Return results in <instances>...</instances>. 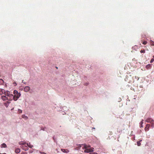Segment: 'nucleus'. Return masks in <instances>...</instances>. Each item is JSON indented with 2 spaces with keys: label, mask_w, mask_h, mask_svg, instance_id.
<instances>
[{
  "label": "nucleus",
  "mask_w": 154,
  "mask_h": 154,
  "mask_svg": "<svg viewBox=\"0 0 154 154\" xmlns=\"http://www.w3.org/2000/svg\"><path fill=\"white\" fill-rule=\"evenodd\" d=\"M13 93L14 95V101H16L17 99L20 97L21 94L20 92H18V91L16 90H14V91Z\"/></svg>",
  "instance_id": "1"
},
{
  "label": "nucleus",
  "mask_w": 154,
  "mask_h": 154,
  "mask_svg": "<svg viewBox=\"0 0 154 154\" xmlns=\"http://www.w3.org/2000/svg\"><path fill=\"white\" fill-rule=\"evenodd\" d=\"M94 148H91L90 149L86 148V149L84 150V152L85 153H89L94 151Z\"/></svg>",
  "instance_id": "2"
},
{
  "label": "nucleus",
  "mask_w": 154,
  "mask_h": 154,
  "mask_svg": "<svg viewBox=\"0 0 154 154\" xmlns=\"http://www.w3.org/2000/svg\"><path fill=\"white\" fill-rule=\"evenodd\" d=\"M7 97L8 101H11L13 100H14V97L12 94H10Z\"/></svg>",
  "instance_id": "3"
},
{
  "label": "nucleus",
  "mask_w": 154,
  "mask_h": 154,
  "mask_svg": "<svg viewBox=\"0 0 154 154\" xmlns=\"http://www.w3.org/2000/svg\"><path fill=\"white\" fill-rule=\"evenodd\" d=\"M30 89V88L29 86H26L24 88V91L25 92H28Z\"/></svg>",
  "instance_id": "4"
},
{
  "label": "nucleus",
  "mask_w": 154,
  "mask_h": 154,
  "mask_svg": "<svg viewBox=\"0 0 154 154\" xmlns=\"http://www.w3.org/2000/svg\"><path fill=\"white\" fill-rule=\"evenodd\" d=\"M82 144H76V145L78 146L75 149L79 150L81 148L82 146Z\"/></svg>",
  "instance_id": "5"
},
{
  "label": "nucleus",
  "mask_w": 154,
  "mask_h": 154,
  "mask_svg": "<svg viewBox=\"0 0 154 154\" xmlns=\"http://www.w3.org/2000/svg\"><path fill=\"white\" fill-rule=\"evenodd\" d=\"M1 98L4 101H5L6 100H8V97L5 95L2 96Z\"/></svg>",
  "instance_id": "6"
},
{
  "label": "nucleus",
  "mask_w": 154,
  "mask_h": 154,
  "mask_svg": "<svg viewBox=\"0 0 154 154\" xmlns=\"http://www.w3.org/2000/svg\"><path fill=\"white\" fill-rule=\"evenodd\" d=\"M21 147L23 150L25 151H27L28 149V148L26 146H22Z\"/></svg>",
  "instance_id": "7"
},
{
  "label": "nucleus",
  "mask_w": 154,
  "mask_h": 154,
  "mask_svg": "<svg viewBox=\"0 0 154 154\" xmlns=\"http://www.w3.org/2000/svg\"><path fill=\"white\" fill-rule=\"evenodd\" d=\"M5 91L4 89L0 88V94H5Z\"/></svg>",
  "instance_id": "8"
},
{
  "label": "nucleus",
  "mask_w": 154,
  "mask_h": 154,
  "mask_svg": "<svg viewBox=\"0 0 154 154\" xmlns=\"http://www.w3.org/2000/svg\"><path fill=\"white\" fill-rule=\"evenodd\" d=\"M61 151L63 152H65V153H68L69 152V150H68L67 149H61Z\"/></svg>",
  "instance_id": "9"
},
{
  "label": "nucleus",
  "mask_w": 154,
  "mask_h": 154,
  "mask_svg": "<svg viewBox=\"0 0 154 154\" xmlns=\"http://www.w3.org/2000/svg\"><path fill=\"white\" fill-rule=\"evenodd\" d=\"M150 127V125L149 124H147L146 125V127L145 128V131H148L149 130V128Z\"/></svg>",
  "instance_id": "10"
},
{
  "label": "nucleus",
  "mask_w": 154,
  "mask_h": 154,
  "mask_svg": "<svg viewBox=\"0 0 154 154\" xmlns=\"http://www.w3.org/2000/svg\"><path fill=\"white\" fill-rule=\"evenodd\" d=\"M82 149L83 150L85 149V150L87 147V145L85 144H82Z\"/></svg>",
  "instance_id": "11"
},
{
  "label": "nucleus",
  "mask_w": 154,
  "mask_h": 154,
  "mask_svg": "<svg viewBox=\"0 0 154 154\" xmlns=\"http://www.w3.org/2000/svg\"><path fill=\"white\" fill-rule=\"evenodd\" d=\"M11 94L10 92L9 91H7L5 92V95L7 97L9 96Z\"/></svg>",
  "instance_id": "12"
},
{
  "label": "nucleus",
  "mask_w": 154,
  "mask_h": 154,
  "mask_svg": "<svg viewBox=\"0 0 154 154\" xmlns=\"http://www.w3.org/2000/svg\"><path fill=\"white\" fill-rule=\"evenodd\" d=\"M26 145L30 148H32L33 147V146L31 145L30 143H27Z\"/></svg>",
  "instance_id": "13"
},
{
  "label": "nucleus",
  "mask_w": 154,
  "mask_h": 154,
  "mask_svg": "<svg viewBox=\"0 0 154 154\" xmlns=\"http://www.w3.org/2000/svg\"><path fill=\"white\" fill-rule=\"evenodd\" d=\"M1 148H6L7 145L5 143H3L1 145Z\"/></svg>",
  "instance_id": "14"
},
{
  "label": "nucleus",
  "mask_w": 154,
  "mask_h": 154,
  "mask_svg": "<svg viewBox=\"0 0 154 154\" xmlns=\"http://www.w3.org/2000/svg\"><path fill=\"white\" fill-rule=\"evenodd\" d=\"M15 152L16 153H19L20 152V149L17 148L15 149Z\"/></svg>",
  "instance_id": "15"
},
{
  "label": "nucleus",
  "mask_w": 154,
  "mask_h": 154,
  "mask_svg": "<svg viewBox=\"0 0 154 154\" xmlns=\"http://www.w3.org/2000/svg\"><path fill=\"white\" fill-rule=\"evenodd\" d=\"M19 143L20 145H23L25 144H26L27 143L26 142H20Z\"/></svg>",
  "instance_id": "16"
},
{
  "label": "nucleus",
  "mask_w": 154,
  "mask_h": 154,
  "mask_svg": "<svg viewBox=\"0 0 154 154\" xmlns=\"http://www.w3.org/2000/svg\"><path fill=\"white\" fill-rule=\"evenodd\" d=\"M152 119H147L146 121L148 122V123H151V122L152 121Z\"/></svg>",
  "instance_id": "17"
},
{
  "label": "nucleus",
  "mask_w": 154,
  "mask_h": 154,
  "mask_svg": "<svg viewBox=\"0 0 154 154\" xmlns=\"http://www.w3.org/2000/svg\"><path fill=\"white\" fill-rule=\"evenodd\" d=\"M150 123L151 124V126L152 127V128H153L154 127V120H152Z\"/></svg>",
  "instance_id": "18"
},
{
  "label": "nucleus",
  "mask_w": 154,
  "mask_h": 154,
  "mask_svg": "<svg viewBox=\"0 0 154 154\" xmlns=\"http://www.w3.org/2000/svg\"><path fill=\"white\" fill-rule=\"evenodd\" d=\"M22 118L25 119H28V117L24 115H22Z\"/></svg>",
  "instance_id": "19"
},
{
  "label": "nucleus",
  "mask_w": 154,
  "mask_h": 154,
  "mask_svg": "<svg viewBox=\"0 0 154 154\" xmlns=\"http://www.w3.org/2000/svg\"><path fill=\"white\" fill-rule=\"evenodd\" d=\"M150 43L151 45L154 46V42L152 40H150Z\"/></svg>",
  "instance_id": "20"
},
{
  "label": "nucleus",
  "mask_w": 154,
  "mask_h": 154,
  "mask_svg": "<svg viewBox=\"0 0 154 154\" xmlns=\"http://www.w3.org/2000/svg\"><path fill=\"white\" fill-rule=\"evenodd\" d=\"M17 111H18V113L19 114L22 113V110L21 109H18Z\"/></svg>",
  "instance_id": "21"
},
{
  "label": "nucleus",
  "mask_w": 154,
  "mask_h": 154,
  "mask_svg": "<svg viewBox=\"0 0 154 154\" xmlns=\"http://www.w3.org/2000/svg\"><path fill=\"white\" fill-rule=\"evenodd\" d=\"M151 66V65L150 64H149L146 66V68L148 69Z\"/></svg>",
  "instance_id": "22"
},
{
  "label": "nucleus",
  "mask_w": 154,
  "mask_h": 154,
  "mask_svg": "<svg viewBox=\"0 0 154 154\" xmlns=\"http://www.w3.org/2000/svg\"><path fill=\"white\" fill-rule=\"evenodd\" d=\"M4 104L6 107H7L9 105V103H5Z\"/></svg>",
  "instance_id": "23"
},
{
  "label": "nucleus",
  "mask_w": 154,
  "mask_h": 154,
  "mask_svg": "<svg viewBox=\"0 0 154 154\" xmlns=\"http://www.w3.org/2000/svg\"><path fill=\"white\" fill-rule=\"evenodd\" d=\"M143 120H142V121L140 122V127H143Z\"/></svg>",
  "instance_id": "24"
},
{
  "label": "nucleus",
  "mask_w": 154,
  "mask_h": 154,
  "mask_svg": "<svg viewBox=\"0 0 154 154\" xmlns=\"http://www.w3.org/2000/svg\"><path fill=\"white\" fill-rule=\"evenodd\" d=\"M137 144L138 146H140L141 144L140 143V141H137Z\"/></svg>",
  "instance_id": "25"
},
{
  "label": "nucleus",
  "mask_w": 154,
  "mask_h": 154,
  "mask_svg": "<svg viewBox=\"0 0 154 154\" xmlns=\"http://www.w3.org/2000/svg\"><path fill=\"white\" fill-rule=\"evenodd\" d=\"M122 100V99L121 98L119 97V98H118V101L119 102H120Z\"/></svg>",
  "instance_id": "26"
},
{
  "label": "nucleus",
  "mask_w": 154,
  "mask_h": 154,
  "mask_svg": "<svg viewBox=\"0 0 154 154\" xmlns=\"http://www.w3.org/2000/svg\"><path fill=\"white\" fill-rule=\"evenodd\" d=\"M39 152L41 154H47L46 153L44 152H42L41 151H39Z\"/></svg>",
  "instance_id": "27"
},
{
  "label": "nucleus",
  "mask_w": 154,
  "mask_h": 154,
  "mask_svg": "<svg viewBox=\"0 0 154 154\" xmlns=\"http://www.w3.org/2000/svg\"><path fill=\"white\" fill-rule=\"evenodd\" d=\"M154 61V59H153V58H152V59L151 60H150V63H152Z\"/></svg>",
  "instance_id": "28"
},
{
  "label": "nucleus",
  "mask_w": 154,
  "mask_h": 154,
  "mask_svg": "<svg viewBox=\"0 0 154 154\" xmlns=\"http://www.w3.org/2000/svg\"><path fill=\"white\" fill-rule=\"evenodd\" d=\"M140 52L141 53H145V51L144 50H141L140 51Z\"/></svg>",
  "instance_id": "29"
},
{
  "label": "nucleus",
  "mask_w": 154,
  "mask_h": 154,
  "mask_svg": "<svg viewBox=\"0 0 154 154\" xmlns=\"http://www.w3.org/2000/svg\"><path fill=\"white\" fill-rule=\"evenodd\" d=\"M143 44L144 45H146V44L147 43V42L146 41H144L143 42Z\"/></svg>",
  "instance_id": "30"
},
{
  "label": "nucleus",
  "mask_w": 154,
  "mask_h": 154,
  "mask_svg": "<svg viewBox=\"0 0 154 154\" xmlns=\"http://www.w3.org/2000/svg\"><path fill=\"white\" fill-rule=\"evenodd\" d=\"M89 84V83H88V82H86V83H85V84H84V85L85 86H87Z\"/></svg>",
  "instance_id": "31"
},
{
  "label": "nucleus",
  "mask_w": 154,
  "mask_h": 154,
  "mask_svg": "<svg viewBox=\"0 0 154 154\" xmlns=\"http://www.w3.org/2000/svg\"><path fill=\"white\" fill-rule=\"evenodd\" d=\"M91 146L89 145H87V148L89 149L90 147Z\"/></svg>",
  "instance_id": "32"
},
{
  "label": "nucleus",
  "mask_w": 154,
  "mask_h": 154,
  "mask_svg": "<svg viewBox=\"0 0 154 154\" xmlns=\"http://www.w3.org/2000/svg\"><path fill=\"white\" fill-rule=\"evenodd\" d=\"M90 154H97V153L96 152H92V153H91Z\"/></svg>",
  "instance_id": "33"
},
{
  "label": "nucleus",
  "mask_w": 154,
  "mask_h": 154,
  "mask_svg": "<svg viewBox=\"0 0 154 154\" xmlns=\"http://www.w3.org/2000/svg\"><path fill=\"white\" fill-rule=\"evenodd\" d=\"M29 153H32V152H33V151L32 150H30L29 151Z\"/></svg>",
  "instance_id": "34"
},
{
  "label": "nucleus",
  "mask_w": 154,
  "mask_h": 154,
  "mask_svg": "<svg viewBox=\"0 0 154 154\" xmlns=\"http://www.w3.org/2000/svg\"><path fill=\"white\" fill-rule=\"evenodd\" d=\"M13 84H14V85L15 86H16V85H17V83H16V82H14V83H13Z\"/></svg>",
  "instance_id": "35"
},
{
  "label": "nucleus",
  "mask_w": 154,
  "mask_h": 154,
  "mask_svg": "<svg viewBox=\"0 0 154 154\" xmlns=\"http://www.w3.org/2000/svg\"><path fill=\"white\" fill-rule=\"evenodd\" d=\"M22 82L23 83L25 84H26V82H23V80H22Z\"/></svg>",
  "instance_id": "36"
},
{
  "label": "nucleus",
  "mask_w": 154,
  "mask_h": 154,
  "mask_svg": "<svg viewBox=\"0 0 154 154\" xmlns=\"http://www.w3.org/2000/svg\"><path fill=\"white\" fill-rule=\"evenodd\" d=\"M0 81L3 82V80L2 79H0Z\"/></svg>",
  "instance_id": "37"
},
{
  "label": "nucleus",
  "mask_w": 154,
  "mask_h": 154,
  "mask_svg": "<svg viewBox=\"0 0 154 154\" xmlns=\"http://www.w3.org/2000/svg\"><path fill=\"white\" fill-rule=\"evenodd\" d=\"M13 109H14V108H13L11 109V110L12 111V110H13Z\"/></svg>",
  "instance_id": "38"
},
{
  "label": "nucleus",
  "mask_w": 154,
  "mask_h": 154,
  "mask_svg": "<svg viewBox=\"0 0 154 154\" xmlns=\"http://www.w3.org/2000/svg\"><path fill=\"white\" fill-rule=\"evenodd\" d=\"M142 140H140L139 141H140V143L142 141Z\"/></svg>",
  "instance_id": "39"
},
{
  "label": "nucleus",
  "mask_w": 154,
  "mask_h": 154,
  "mask_svg": "<svg viewBox=\"0 0 154 154\" xmlns=\"http://www.w3.org/2000/svg\"><path fill=\"white\" fill-rule=\"evenodd\" d=\"M42 130H43V131H44L45 130V129L44 128L43 129H41Z\"/></svg>",
  "instance_id": "40"
},
{
  "label": "nucleus",
  "mask_w": 154,
  "mask_h": 154,
  "mask_svg": "<svg viewBox=\"0 0 154 154\" xmlns=\"http://www.w3.org/2000/svg\"><path fill=\"white\" fill-rule=\"evenodd\" d=\"M22 154H26L23 153H22Z\"/></svg>",
  "instance_id": "41"
},
{
  "label": "nucleus",
  "mask_w": 154,
  "mask_h": 154,
  "mask_svg": "<svg viewBox=\"0 0 154 154\" xmlns=\"http://www.w3.org/2000/svg\"><path fill=\"white\" fill-rule=\"evenodd\" d=\"M0 154H6V153H2H2H0Z\"/></svg>",
  "instance_id": "42"
},
{
  "label": "nucleus",
  "mask_w": 154,
  "mask_h": 154,
  "mask_svg": "<svg viewBox=\"0 0 154 154\" xmlns=\"http://www.w3.org/2000/svg\"><path fill=\"white\" fill-rule=\"evenodd\" d=\"M95 128H92V129H95Z\"/></svg>",
  "instance_id": "43"
},
{
  "label": "nucleus",
  "mask_w": 154,
  "mask_h": 154,
  "mask_svg": "<svg viewBox=\"0 0 154 154\" xmlns=\"http://www.w3.org/2000/svg\"><path fill=\"white\" fill-rule=\"evenodd\" d=\"M134 47H132V48H133V49H134Z\"/></svg>",
  "instance_id": "44"
},
{
  "label": "nucleus",
  "mask_w": 154,
  "mask_h": 154,
  "mask_svg": "<svg viewBox=\"0 0 154 154\" xmlns=\"http://www.w3.org/2000/svg\"><path fill=\"white\" fill-rule=\"evenodd\" d=\"M153 57L154 58V55L153 56Z\"/></svg>",
  "instance_id": "45"
}]
</instances>
